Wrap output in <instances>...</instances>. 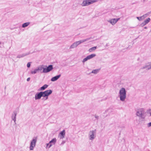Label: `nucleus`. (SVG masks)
I'll return each instance as SVG.
<instances>
[{"label":"nucleus","instance_id":"f257e3e1","mask_svg":"<svg viewBox=\"0 0 151 151\" xmlns=\"http://www.w3.org/2000/svg\"><path fill=\"white\" fill-rule=\"evenodd\" d=\"M126 93V91L124 88H122L119 89V96L120 101L122 102L125 101L127 96Z\"/></svg>","mask_w":151,"mask_h":151},{"label":"nucleus","instance_id":"f03ea898","mask_svg":"<svg viewBox=\"0 0 151 151\" xmlns=\"http://www.w3.org/2000/svg\"><path fill=\"white\" fill-rule=\"evenodd\" d=\"M136 115L137 116L143 119L146 117L145 109L143 108H140L137 109L136 112Z\"/></svg>","mask_w":151,"mask_h":151},{"label":"nucleus","instance_id":"7ed1b4c3","mask_svg":"<svg viewBox=\"0 0 151 151\" xmlns=\"http://www.w3.org/2000/svg\"><path fill=\"white\" fill-rule=\"evenodd\" d=\"M89 38L81 40L78 41H76L73 43L70 47V49H73L77 47L81 44L86 42L89 40Z\"/></svg>","mask_w":151,"mask_h":151},{"label":"nucleus","instance_id":"20e7f679","mask_svg":"<svg viewBox=\"0 0 151 151\" xmlns=\"http://www.w3.org/2000/svg\"><path fill=\"white\" fill-rule=\"evenodd\" d=\"M37 140V137H34L30 141L29 147V149L30 150H34L35 146Z\"/></svg>","mask_w":151,"mask_h":151},{"label":"nucleus","instance_id":"39448f33","mask_svg":"<svg viewBox=\"0 0 151 151\" xmlns=\"http://www.w3.org/2000/svg\"><path fill=\"white\" fill-rule=\"evenodd\" d=\"M94 0H84L82 2L81 5L82 6H86L93 4Z\"/></svg>","mask_w":151,"mask_h":151},{"label":"nucleus","instance_id":"423d86ee","mask_svg":"<svg viewBox=\"0 0 151 151\" xmlns=\"http://www.w3.org/2000/svg\"><path fill=\"white\" fill-rule=\"evenodd\" d=\"M119 19V18H112L108 20L107 22L112 25H114L116 24Z\"/></svg>","mask_w":151,"mask_h":151},{"label":"nucleus","instance_id":"0eeeda50","mask_svg":"<svg viewBox=\"0 0 151 151\" xmlns=\"http://www.w3.org/2000/svg\"><path fill=\"white\" fill-rule=\"evenodd\" d=\"M142 69H145L147 70H148L151 69V62H149L146 63L142 68Z\"/></svg>","mask_w":151,"mask_h":151},{"label":"nucleus","instance_id":"6e6552de","mask_svg":"<svg viewBox=\"0 0 151 151\" xmlns=\"http://www.w3.org/2000/svg\"><path fill=\"white\" fill-rule=\"evenodd\" d=\"M94 57V54H91L87 56L86 58H84L82 60V62L84 63L86 62L88 60L91 59Z\"/></svg>","mask_w":151,"mask_h":151},{"label":"nucleus","instance_id":"1a4fd4ad","mask_svg":"<svg viewBox=\"0 0 151 151\" xmlns=\"http://www.w3.org/2000/svg\"><path fill=\"white\" fill-rule=\"evenodd\" d=\"M53 69V66L52 65H50L47 68L45 67V69L43 70L42 72L43 73H47L52 70Z\"/></svg>","mask_w":151,"mask_h":151},{"label":"nucleus","instance_id":"9d476101","mask_svg":"<svg viewBox=\"0 0 151 151\" xmlns=\"http://www.w3.org/2000/svg\"><path fill=\"white\" fill-rule=\"evenodd\" d=\"M56 142V139L55 138L51 140L48 143L46 144V147H47L48 145H49L48 148H50L53 145H55Z\"/></svg>","mask_w":151,"mask_h":151},{"label":"nucleus","instance_id":"9b49d317","mask_svg":"<svg viewBox=\"0 0 151 151\" xmlns=\"http://www.w3.org/2000/svg\"><path fill=\"white\" fill-rule=\"evenodd\" d=\"M65 130H63L61 131L59 134L58 137L60 139H63L64 138L65 135Z\"/></svg>","mask_w":151,"mask_h":151},{"label":"nucleus","instance_id":"f8f14e48","mask_svg":"<svg viewBox=\"0 0 151 151\" xmlns=\"http://www.w3.org/2000/svg\"><path fill=\"white\" fill-rule=\"evenodd\" d=\"M42 97L41 91L36 93L35 96V100L40 99Z\"/></svg>","mask_w":151,"mask_h":151},{"label":"nucleus","instance_id":"ddd939ff","mask_svg":"<svg viewBox=\"0 0 151 151\" xmlns=\"http://www.w3.org/2000/svg\"><path fill=\"white\" fill-rule=\"evenodd\" d=\"M94 132L93 130L90 131L89 133V137L90 140H93L94 138Z\"/></svg>","mask_w":151,"mask_h":151},{"label":"nucleus","instance_id":"4468645a","mask_svg":"<svg viewBox=\"0 0 151 151\" xmlns=\"http://www.w3.org/2000/svg\"><path fill=\"white\" fill-rule=\"evenodd\" d=\"M17 114V112L16 111H14L12 114V119L14 121V123H16V117Z\"/></svg>","mask_w":151,"mask_h":151},{"label":"nucleus","instance_id":"2eb2a0df","mask_svg":"<svg viewBox=\"0 0 151 151\" xmlns=\"http://www.w3.org/2000/svg\"><path fill=\"white\" fill-rule=\"evenodd\" d=\"M30 54V53L29 52L26 53H24L22 54H19L18 55L17 57L18 58H21L23 57H24L26 56H27L29 54Z\"/></svg>","mask_w":151,"mask_h":151},{"label":"nucleus","instance_id":"dca6fc26","mask_svg":"<svg viewBox=\"0 0 151 151\" xmlns=\"http://www.w3.org/2000/svg\"><path fill=\"white\" fill-rule=\"evenodd\" d=\"M61 75L60 74L52 78L51 79L52 81H55L58 80L60 77Z\"/></svg>","mask_w":151,"mask_h":151},{"label":"nucleus","instance_id":"f3484780","mask_svg":"<svg viewBox=\"0 0 151 151\" xmlns=\"http://www.w3.org/2000/svg\"><path fill=\"white\" fill-rule=\"evenodd\" d=\"M146 113V115L147 116H151V109H148L147 110Z\"/></svg>","mask_w":151,"mask_h":151},{"label":"nucleus","instance_id":"a211bd4d","mask_svg":"<svg viewBox=\"0 0 151 151\" xmlns=\"http://www.w3.org/2000/svg\"><path fill=\"white\" fill-rule=\"evenodd\" d=\"M45 92L46 96H48L49 95L52 94V91L51 90H48L45 91Z\"/></svg>","mask_w":151,"mask_h":151},{"label":"nucleus","instance_id":"6ab92c4d","mask_svg":"<svg viewBox=\"0 0 151 151\" xmlns=\"http://www.w3.org/2000/svg\"><path fill=\"white\" fill-rule=\"evenodd\" d=\"M150 19L149 18L147 19L146 20H145L144 22H143L142 24L141 25L142 26H144L146 25V24L148 23L150 21Z\"/></svg>","mask_w":151,"mask_h":151},{"label":"nucleus","instance_id":"aec40b11","mask_svg":"<svg viewBox=\"0 0 151 151\" xmlns=\"http://www.w3.org/2000/svg\"><path fill=\"white\" fill-rule=\"evenodd\" d=\"M48 87V85L47 84H45L42 86L40 88L39 90L40 91H44Z\"/></svg>","mask_w":151,"mask_h":151},{"label":"nucleus","instance_id":"412c9836","mask_svg":"<svg viewBox=\"0 0 151 151\" xmlns=\"http://www.w3.org/2000/svg\"><path fill=\"white\" fill-rule=\"evenodd\" d=\"M45 67H46V66L40 65L37 68V69L38 71H41L42 70H43Z\"/></svg>","mask_w":151,"mask_h":151},{"label":"nucleus","instance_id":"4be33fe9","mask_svg":"<svg viewBox=\"0 0 151 151\" xmlns=\"http://www.w3.org/2000/svg\"><path fill=\"white\" fill-rule=\"evenodd\" d=\"M30 24V22H27L23 24H22V27L23 28H25L27 27Z\"/></svg>","mask_w":151,"mask_h":151},{"label":"nucleus","instance_id":"5701e85b","mask_svg":"<svg viewBox=\"0 0 151 151\" xmlns=\"http://www.w3.org/2000/svg\"><path fill=\"white\" fill-rule=\"evenodd\" d=\"M38 71V70H37V69H35L33 71H31V73L32 74H35Z\"/></svg>","mask_w":151,"mask_h":151},{"label":"nucleus","instance_id":"b1692460","mask_svg":"<svg viewBox=\"0 0 151 151\" xmlns=\"http://www.w3.org/2000/svg\"><path fill=\"white\" fill-rule=\"evenodd\" d=\"M41 94L42 95V97H43L44 98L45 97H46L47 96H46V95L45 93V91H41Z\"/></svg>","mask_w":151,"mask_h":151},{"label":"nucleus","instance_id":"393cba45","mask_svg":"<svg viewBox=\"0 0 151 151\" xmlns=\"http://www.w3.org/2000/svg\"><path fill=\"white\" fill-rule=\"evenodd\" d=\"M137 18L138 20L140 21L143 19L145 17H144V16H143L141 17H137Z\"/></svg>","mask_w":151,"mask_h":151},{"label":"nucleus","instance_id":"a878e982","mask_svg":"<svg viewBox=\"0 0 151 151\" xmlns=\"http://www.w3.org/2000/svg\"><path fill=\"white\" fill-rule=\"evenodd\" d=\"M100 68H99V69H96L95 70V74L99 72L100 71Z\"/></svg>","mask_w":151,"mask_h":151},{"label":"nucleus","instance_id":"bb28decb","mask_svg":"<svg viewBox=\"0 0 151 151\" xmlns=\"http://www.w3.org/2000/svg\"><path fill=\"white\" fill-rule=\"evenodd\" d=\"M94 50V47H92L89 50V51L90 52H92L93 50Z\"/></svg>","mask_w":151,"mask_h":151},{"label":"nucleus","instance_id":"cd10ccee","mask_svg":"<svg viewBox=\"0 0 151 151\" xmlns=\"http://www.w3.org/2000/svg\"><path fill=\"white\" fill-rule=\"evenodd\" d=\"M30 62H29L27 63V66L28 68H29L30 66Z\"/></svg>","mask_w":151,"mask_h":151},{"label":"nucleus","instance_id":"c85d7f7f","mask_svg":"<svg viewBox=\"0 0 151 151\" xmlns=\"http://www.w3.org/2000/svg\"><path fill=\"white\" fill-rule=\"evenodd\" d=\"M147 126L148 127H151V122L148 123L147 124Z\"/></svg>","mask_w":151,"mask_h":151},{"label":"nucleus","instance_id":"c756f323","mask_svg":"<svg viewBox=\"0 0 151 151\" xmlns=\"http://www.w3.org/2000/svg\"><path fill=\"white\" fill-rule=\"evenodd\" d=\"M65 141H62V142L60 144V145H63L64 144H65Z\"/></svg>","mask_w":151,"mask_h":151},{"label":"nucleus","instance_id":"7c9ffc66","mask_svg":"<svg viewBox=\"0 0 151 151\" xmlns=\"http://www.w3.org/2000/svg\"><path fill=\"white\" fill-rule=\"evenodd\" d=\"M99 117L98 115H95V118H96V119H99Z\"/></svg>","mask_w":151,"mask_h":151},{"label":"nucleus","instance_id":"2f4dec72","mask_svg":"<svg viewBox=\"0 0 151 151\" xmlns=\"http://www.w3.org/2000/svg\"><path fill=\"white\" fill-rule=\"evenodd\" d=\"M48 96H46L45 97H44L45 98L44 99L45 100H47L48 99Z\"/></svg>","mask_w":151,"mask_h":151},{"label":"nucleus","instance_id":"473e14b6","mask_svg":"<svg viewBox=\"0 0 151 151\" xmlns=\"http://www.w3.org/2000/svg\"><path fill=\"white\" fill-rule=\"evenodd\" d=\"M30 80V78H28L27 79V81H29Z\"/></svg>","mask_w":151,"mask_h":151},{"label":"nucleus","instance_id":"72a5a7b5","mask_svg":"<svg viewBox=\"0 0 151 151\" xmlns=\"http://www.w3.org/2000/svg\"><path fill=\"white\" fill-rule=\"evenodd\" d=\"M92 73H94V70H92Z\"/></svg>","mask_w":151,"mask_h":151},{"label":"nucleus","instance_id":"f704fd0d","mask_svg":"<svg viewBox=\"0 0 151 151\" xmlns=\"http://www.w3.org/2000/svg\"><path fill=\"white\" fill-rule=\"evenodd\" d=\"M144 28L145 29H147V27H144Z\"/></svg>","mask_w":151,"mask_h":151},{"label":"nucleus","instance_id":"c9c22d12","mask_svg":"<svg viewBox=\"0 0 151 151\" xmlns=\"http://www.w3.org/2000/svg\"><path fill=\"white\" fill-rule=\"evenodd\" d=\"M49 146V145H48V146L47 147H46V148H47V147H48H48Z\"/></svg>","mask_w":151,"mask_h":151}]
</instances>
